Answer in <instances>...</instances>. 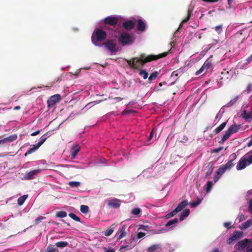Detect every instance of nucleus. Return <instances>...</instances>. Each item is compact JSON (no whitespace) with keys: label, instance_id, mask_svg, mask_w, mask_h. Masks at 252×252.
Wrapping results in <instances>:
<instances>
[{"label":"nucleus","instance_id":"nucleus-1","mask_svg":"<svg viewBox=\"0 0 252 252\" xmlns=\"http://www.w3.org/2000/svg\"><path fill=\"white\" fill-rule=\"evenodd\" d=\"M168 53V52H164L158 55H151L148 56L143 54L141 55L140 58L134 57L131 60L125 59V60L131 68L139 69L143 67L144 64L148 62L166 57Z\"/></svg>","mask_w":252,"mask_h":252},{"label":"nucleus","instance_id":"nucleus-2","mask_svg":"<svg viewBox=\"0 0 252 252\" xmlns=\"http://www.w3.org/2000/svg\"><path fill=\"white\" fill-rule=\"evenodd\" d=\"M107 37V33L102 29H95L93 32L91 39L93 43L95 45H97L99 42H102L105 40Z\"/></svg>","mask_w":252,"mask_h":252},{"label":"nucleus","instance_id":"nucleus-3","mask_svg":"<svg viewBox=\"0 0 252 252\" xmlns=\"http://www.w3.org/2000/svg\"><path fill=\"white\" fill-rule=\"evenodd\" d=\"M235 75V73L233 69H230L227 70L224 69L221 72L220 75V79L221 80V82L223 81H229Z\"/></svg>","mask_w":252,"mask_h":252},{"label":"nucleus","instance_id":"nucleus-4","mask_svg":"<svg viewBox=\"0 0 252 252\" xmlns=\"http://www.w3.org/2000/svg\"><path fill=\"white\" fill-rule=\"evenodd\" d=\"M133 40V37L127 32H122L118 39L119 43L122 46L128 44Z\"/></svg>","mask_w":252,"mask_h":252},{"label":"nucleus","instance_id":"nucleus-5","mask_svg":"<svg viewBox=\"0 0 252 252\" xmlns=\"http://www.w3.org/2000/svg\"><path fill=\"white\" fill-rule=\"evenodd\" d=\"M103 45L112 54H115L118 51V49L116 48V44L114 43L113 40H108L104 42Z\"/></svg>","mask_w":252,"mask_h":252},{"label":"nucleus","instance_id":"nucleus-6","mask_svg":"<svg viewBox=\"0 0 252 252\" xmlns=\"http://www.w3.org/2000/svg\"><path fill=\"white\" fill-rule=\"evenodd\" d=\"M61 99V95L59 94H56L50 97L49 99L47 100V105L48 107H53L56 103L60 102Z\"/></svg>","mask_w":252,"mask_h":252},{"label":"nucleus","instance_id":"nucleus-7","mask_svg":"<svg viewBox=\"0 0 252 252\" xmlns=\"http://www.w3.org/2000/svg\"><path fill=\"white\" fill-rule=\"evenodd\" d=\"M243 232L238 230H235L233 234L227 239V243L228 244H231L233 241L241 238L243 237Z\"/></svg>","mask_w":252,"mask_h":252},{"label":"nucleus","instance_id":"nucleus-8","mask_svg":"<svg viewBox=\"0 0 252 252\" xmlns=\"http://www.w3.org/2000/svg\"><path fill=\"white\" fill-rule=\"evenodd\" d=\"M252 241L248 239L239 241L237 244V249L239 251H243L245 248L251 245Z\"/></svg>","mask_w":252,"mask_h":252},{"label":"nucleus","instance_id":"nucleus-9","mask_svg":"<svg viewBox=\"0 0 252 252\" xmlns=\"http://www.w3.org/2000/svg\"><path fill=\"white\" fill-rule=\"evenodd\" d=\"M119 20L118 18L114 16H108L107 17L104 21V22L105 24L110 25L112 26H114L117 24Z\"/></svg>","mask_w":252,"mask_h":252},{"label":"nucleus","instance_id":"nucleus-10","mask_svg":"<svg viewBox=\"0 0 252 252\" xmlns=\"http://www.w3.org/2000/svg\"><path fill=\"white\" fill-rule=\"evenodd\" d=\"M225 171L226 169L223 166L220 167L216 171L214 177V181L215 183H216L219 180L220 177L225 172Z\"/></svg>","mask_w":252,"mask_h":252},{"label":"nucleus","instance_id":"nucleus-11","mask_svg":"<svg viewBox=\"0 0 252 252\" xmlns=\"http://www.w3.org/2000/svg\"><path fill=\"white\" fill-rule=\"evenodd\" d=\"M247 164H248V163L247 160V158L242 157L238 161L236 166V169L238 170L244 169L246 167Z\"/></svg>","mask_w":252,"mask_h":252},{"label":"nucleus","instance_id":"nucleus-12","mask_svg":"<svg viewBox=\"0 0 252 252\" xmlns=\"http://www.w3.org/2000/svg\"><path fill=\"white\" fill-rule=\"evenodd\" d=\"M40 169L33 170L27 172L24 175V178L26 180L33 179L34 176L40 172Z\"/></svg>","mask_w":252,"mask_h":252},{"label":"nucleus","instance_id":"nucleus-13","mask_svg":"<svg viewBox=\"0 0 252 252\" xmlns=\"http://www.w3.org/2000/svg\"><path fill=\"white\" fill-rule=\"evenodd\" d=\"M108 205L114 209L118 208L121 205V201L117 198H114L108 201Z\"/></svg>","mask_w":252,"mask_h":252},{"label":"nucleus","instance_id":"nucleus-14","mask_svg":"<svg viewBox=\"0 0 252 252\" xmlns=\"http://www.w3.org/2000/svg\"><path fill=\"white\" fill-rule=\"evenodd\" d=\"M80 147L78 144H75L71 147L70 151V155L72 159L75 158L78 153L79 152Z\"/></svg>","mask_w":252,"mask_h":252},{"label":"nucleus","instance_id":"nucleus-15","mask_svg":"<svg viewBox=\"0 0 252 252\" xmlns=\"http://www.w3.org/2000/svg\"><path fill=\"white\" fill-rule=\"evenodd\" d=\"M135 25V22L131 20H128L123 23L124 28L127 31H129L134 28Z\"/></svg>","mask_w":252,"mask_h":252},{"label":"nucleus","instance_id":"nucleus-16","mask_svg":"<svg viewBox=\"0 0 252 252\" xmlns=\"http://www.w3.org/2000/svg\"><path fill=\"white\" fill-rule=\"evenodd\" d=\"M126 227L125 225H123L122 227L119 229L117 233V240H120L124 237L126 236Z\"/></svg>","mask_w":252,"mask_h":252},{"label":"nucleus","instance_id":"nucleus-17","mask_svg":"<svg viewBox=\"0 0 252 252\" xmlns=\"http://www.w3.org/2000/svg\"><path fill=\"white\" fill-rule=\"evenodd\" d=\"M241 126L240 125H232L227 130L231 134L238 132L241 128Z\"/></svg>","mask_w":252,"mask_h":252},{"label":"nucleus","instance_id":"nucleus-18","mask_svg":"<svg viewBox=\"0 0 252 252\" xmlns=\"http://www.w3.org/2000/svg\"><path fill=\"white\" fill-rule=\"evenodd\" d=\"M189 204V202L187 200H185L182 202H181L178 206L175 209V211L178 213L182 210L184 208H185Z\"/></svg>","mask_w":252,"mask_h":252},{"label":"nucleus","instance_id":"nucleus-19","mask_svg":"<svg viewBox=\"0 0 252 252\" xmlns=\"http://www.w3.org/2000/svg\"><path fill=\"white\" fill-rule=\"evenodd\" d=\"M145 28L146 24L141 19H138L137 21V30L139 31L143 32L145 30Z\"/></svg>","mask_w":252,"mask_h":252},{"label":"nucleus","instance_id":"nucleus-20","mask_svg":"<svg viewBox=\"0 0 252 252\" xmlns=\"http://www.w3.org/2000/svg\"><path fill=\"white\" fill-rule=\"evenodd\" d=\"M241 117L246 120H252V112L244 110L241 114Z\"/></svg>","mask_w":252,"mask_h":252},{"label":"nucleus","instance_id":"nucleus-21","mask_svg":"<svg viewBox=\"0 0 252 252\" xmlns=\"http://www.w3.org/2000/svg\"><path fill=\"white\" fill-rule=\"evenodd\" d=\"M252 225V219H250L248 220H247L246 222L242 223L240 226V228L241 230H246V229L248 228L250 226Z\"/></svg>","mask_w":252,"mask_h":252},{"label":"nucleus","instance_id":"nucleus-22","mask_svg":"<svg viewBox=\"0 0 252 252\" xmlns=\"http://www.w3.org/2000/svg\"><path fill=\"white\" fill-rule=\"evenodd\" d=\"M193 10V6H192V5H190L189 7V8H188V16L187 17V18L183 20L182 22V23H186L187 22H188L190 18V16H191V14H192V11Z\"/></svg>","mask_w":252,"mask_h":252},{"label":"nucleus","instance_id":"nucleus-23","mask_svg":"<svg viewBox=\"0 0 252 252\" xmlns=\"http://www.w3.org/2000/svg\"><path fill=\"white\" fill-rule=\"evenodd\" d=\"M17 138V135L15 134H12L8 137H7L3 139L4 143L6 142H11L15 141Z\"/></svg>","mask_w":252,"mask_h":252},{"label":"nucleus","instance_id":"nucleus-24","mask_svg":"<svg viewBox=\"0 0 252 252\" xmlns=\"http://www.w3.org/2000/svg\"><path fill=\"white\" fill-rule=\"evenodd\" d=\"M190 213V211L189 209H185L183 211V212L181 214L180 217V221L183 220L185 218L187 217Z\"/></svg>","mask_w":252,"mask_h":252},{"label":"nucleus","instance_id":"nucleus-25","mask_svg":"<svg viewBox=\"0 0 252 252\" xmlns=\"http://www.w3.org/2000/svg\"><path fill=\"white\" fill-rule=\"evenodd\" d=\"M230 132L227 130L223 136H222L221 140L219 141L220 143L223 144L226 140H227L231 136Z\"/></svg>","mask_w":252,"mask_h":252},{"label":"nucleus","instance_id":"nucleus-26","mask_svg":"<svg viewBox=\"0 0 252 252\" xmlns=\"http://www.w3.org/2000/svg\"><path fill=\"white\" fill-rule=\"evenodd\" d=\"M226 124H227V121L222 123L220 126H219L218 127H217L214 130V132L215 133V134H218L220 132L221 130H222L225 127Z\"/></svg>","mask_w":252,"mask_h":252},{"label":"nucleus","instance_id":"nucleus-27","mask_svg":"<svg viewBox=\"0 0 252 252\" xmlns=\"http://www.w3.org/2000/svg\"><path fill=\"white\" fill-rule=\"evenodd\" d=\"M47 133L43 135L40 138V141L36 144L37 147H40L47 140Z\"/></svg>","mask_w":252,"mask_h":252},{"label":"nucleus","instance_id":"nucleus-28","mask_svg":"<svg viewBox=\"0 0 252 252\" xmlns=\"http://www.w3.org/2000/svg\"><path fill=\"white\" fill-rule=\"evenodd\" d=\"M39 147H37V146L36 145H33V147L30 148L28 151L25 154L24 156L25 157H27L28 155H30L34 152H35Z\"/></svg>","mask_w":252,"mask_h":252},{"label":"nucleus","instance_id":"nucleus-29","mask_svg":"<svg viewBox=\"0 0 252 252\" xmlns=\"http://www.w3.org/2000/svg\"><path fill=\"white\" fill-rule=\"evenodd\" d=\"M56 247L60 248H63L68 246V243L66 241L58 242L55 244Z\"/></svg>","mask_w":252,"mask_h":252},{"label":"nucleus","instance_id":"nucleus-30","mask_svg":"<svg viewBox=\"0 0 252 252\" xmlns=\"http://www.w3.org/2000/svg\"><path fill=\"white\" fill-rule=\"evenodd\" d=\"M28 197V195H24L21 197H20L17 200L18 204L20 206H21L23 204L26 199Z\"/></svg>","mask_w":252,"mask_h":252},{"label":"nucleus","instance_id":"nucleus-31","mask_svg":"<svg viewBox=\"0 0 252 252\" xmlns=\"http://www.w3.org/2000/svg\"><path fill=\"white\" fill-rule=\"evenodd\" d=\"M206 168L207 169V171L206 172V176L208 177L210 176L212 173L213 169L214 168V166L213 165L209 164L206 167Z\"/></svg>","mask_w":252,"mask_h":252},{"label":"nucleus","instance_id":"nucleus-32","mask_svg":"<svg viewBox=\"0 0 252 252\" xmlns=\"http://www.w3.org/2000/svg\"><path fill=\"white\" fill-rule=\"evenodd\" d=\"M158 71H154L149 77L148 79L151 82L153 80H155L157 78L158 76Z\"/></svg>","mask_w":252,"mask_h":252},{"label":"nucleus","instance_id":"nucleus-33","mask_svg":"<svg viewBox=\"0 0 252 252\" xmlns=\"http://www.w3.org/2000/svg\"><path fill=\"white\" fill-rule=\"evenodd\" d=\"M159 248V245L158 244L153 245L150 246L147 250V252H154L157 249Z\"/></svg>","mask_w":252,"mask_h":252},{"label":"nucleus","instance_id":"nucleus-34","mask_svg":"<svg viewBox=\"0 0 252 252\" xmlns=\"http://www.w3.org/2000/svg\"><path fill=\"white\" fill-rule=\"evenodd\" d=\"M56 216L58 218H64L67 216V213L66 212L63 211H61L57 212L56 214Z\"/></svg>","mask_w":252,"mask_h":252},{"label":"nucleus","instance_id":"nucleus-35","mask_svg":"<svg viewBox=\"0 0 252 252\" xmlns=\"http://www.w3.org/2000/svg\"><path fill=\"white\" fill-rule=\"evenodd\" d=\"M178 219H177V218H175L173 220L169 221L165 224V226L166 227H169V226H171L172 225L176 224H177L178 223Z\"/></svg>","mask_w":252,"mask_h":252},{"label":"nucleus","instance_id":"nucleus-36","mask_svg":"<svg viewBox=\"0 0 252 252\" xmlns=\"http://www.w3.org/2000/svg\"><path fill=\"white\" fill-rule=\"evenodd\" d=\"M80 211L84 214H87L89 211V207L87 205H82L80 206Z\"/></svg>","mask_w":252,"mask_h":252},{"label":"nucleus","instance_id":"nucleus-37","mask_svg":"<svg viewBox=\"0 0 252 252\" xmlns=\"http://www.w3.org/2000/svg\"><path fill=\"white\" fill-rule=\"evenodd\" d=\"M212 64L213 63H212L211 61L208 59L205 61L203 66V67H204L205 69H208L212 65Z\"/></svg>","mask_w":252,"mask_h":252},{"label":"nucleus","instance_id":"nucleus-38","mask_svg":"<svg viewBox=\"0 0 252 252\" xmlns=\"http://www.w3.org/2000/svg\"><path fill=\"white\" fill-rule=\"evenodd\" d=\"M139 74L142 76L144 79H146L148 77V73L144 69L141 70L139 72Z\"/></svg>","mask_w":252,"mask_h":252},{"label":"nucleus","instance_id":"nucleus-39","mask_svg":"<svg viewBox=\"0 0 252 252\" xmlns=\"http://www.w3.org/2000/svg\"><path fill=\"white\" fill-rule=\"evenodd\" d=\"M224 168L226 169H231L234 166V164L233 163V160H230L228 161L224 166Z\"/></svg>","mask_w":252,"mask_h":252},{"label":"nucleus","instance_id":"nucleus-40","mask_svg":"<svg viewBox=\"0 0 252 252\" xmlns=\"http://www.w3.org/2000/svg\"><path fill=\"white\" fill-rule=\"evenodd\" d=\"M69 185L73 188H77L80 185V183L77 181H71L69 182Z\"/></svg>","mask_w":252,"mask_h":252},{"label":"nucleus","instance_id":"nucleus-41","mask_svg":"<svg viewBox=\"0 0 252 252\" xmlns=\"http://www.w3.org/2000/svg\"><path fill=\"white\" fill-rule=\"evenodd\" d=\"M145 235H146V233H145L142 232H138L137 234V237H133V240L135 241V240H136L137 239H141V238H143V237H144Z\"/></svg>","mask_w":252,"mask_h":252},{"label":"nucleus","instance_id":"nucleus-42","mask_svg":"<svg viewBox=\"0 0 252 252\" xmlns=\"http://www.w3.org/2000/svg\"><path fill=\"white\" fill-rule=\"evenodd\" d=\"M56 249L54 248L53 245H49L48 246L45 252H55Z\"/></svg>","mask_w":252,"mask_h":252},{"label":"nucleus","instance_id":"nucleus-43","mask_svg":"<svg viewBox=\"0 0 252 252\" xmlns=\"http://www.w3.org/2000/svg\"><path fill=\"white\" fill-rule=\"evenodd\" d=\"M68 216L73 220L76 221H80V219L74 213H69Z\"/></svg>","mask_w":252,"mask_h":252},{"label":"nucleus","instance_id":"nucleus-44","mask_svg":"<svg viewBox=\"0 0 252 252\" xmlns=\"http://www.w3.org/2000/svg\"><path fill=\"white\" fill-rule=\"evenodd\" d=\"M213 183L211 181H208L206 185V192H209L212 188V186H213Z\"/></svg>","mask_w":252,"mask_h":252},{"label":"nucleus","instance_id":"nucleus-45","mask_svg":"<svg viewBox=\"0 0 252 252\" xmlns=\"http://www.w3.org/2000/svg\"><path fill=\"white\" fill-rule=\"evenodd\" d=\"M45 219V217L39 216L34 220V224L37 225L41 222V221Z\"/></svg>","mask_w":252,"mask_h":252},{"label":"nucleus","instance_id":"nucleus-46","mask_svg":"<svg viewBox=\"0 0 252 252\" xmlns=\"http://www.w3.org/2000/svg\"><path fill=\"white\" fill-rule=\"evenodd\" d=\"M201 202V200L198 198V200L196 201H192L190 202L189 204L192 208H194L199 205Z\"/></svg>","mask_w":252,"mask_h":252},{"label":"nucleus","instance_id":"nucleus-47","mask_svg":"<svg viewBox=\"0 0 252 252\" xmlns=\"http://www.w3.org/2000/svg\"><path fill=\"white\" fill-rule=\"evenodd\" d=\"M237 100H238V97L237 96H236L235 98L232 99L229 102L227 103V104H226V106L227 107H230V106L233 105V104H234L236 102Z\"/></svg>","mask_w":252,"mask_h":252},{"label":"nucleus","instance_id":"nucleus-48","mask_svg":"<svg viewBox=\"0 0 252 252\" xmlns=\"http://www.w3.org/2000/svg\"><path fill=\"white\" fill-rule=\"evenodd\" d=\"M141 212V210L138 208H135L131 211V214L134 215H138Z\"/></svg>","mask_w":252,"mask_h":252},{"label":"nucleus","instance_id":"nucleus-49","mask_svg":"<svg viewBox=\"0 0 252 252\" xmlns=\"http://www.w3.org/2000/svg\"><path fill=\"white\" fill-rule=\"evenodd\" d=\"M178 213L176 212V211H175V210L174 209V210H173L172 211H171V212L169 213L168 214H167L166 216H165V218L166 219H169L170 218H171L172 217H173L175 215H176Z\"/></svg>","mask_w":252,"mask_h":252},{"label":"nucleus","instance_id":"nucleus-50","mask_svg":"<svg viewBox=\"0 0 252 252\" xmlns=\"http://www.w3.org/2000/svg\"><path fill=\"white\" fill-rule=\"evenodd\" d=\"M214 29L217 32H218V33H220L222 31V25H220L217 26L215 27Z\"/></svg>","mask_w":252,"mask_h":252},{"label":"nucleus","instance_id":"nucleus-51","mask_svg":"<svg viewBox=\"0 0 252 252\" xmlns=\"http://www.w3.org/2000/svg\"><path fill=\"white\" fill-rule=\"evenodd\" d=\"M113 232V229L109 228V229H107L105 231L104 235L106 236H109L111 235Z\"/></svg>","mask_w":252,"mask_h":252},{"label":"nucleus","instance_id":"nucleus-52","mask_svg":"<svg viewBox=\"0 0 252 252\" xmlns=\"http://www.w3.org/2000/svg\"><path fill=\"white\" fill-rule=\"evenodd\" d=\"M205 68L204 67H203V66H202L198 70H197L196 73H195V74L198 75L199 74H200V73H201L203 70L205 69Z\"/></svg>","mask_w":252,"mask_h":252},{"label":"nucleus","instance_id":"nucleus-53","mask_svg":"<svg viewBox=\"0 0 252 252\" xmlns=\"http://www.w3.org/2000/svg\"><path fill=\"white\" fill-rule=\"evenodd\" d=\"M239 221H243L246 219V217L243 214H241V215H240L239 216Z\"/></svg>","mask_w":252,"mask_h":252},{"label":"nucleus","instance_id":"nucleus-54","mask_svg":"<svg viewBox=\"0 0 252 252\" xmlns=\"http://www.w3.org/2000/svg\"><path fill=\"white\" fill-rule=\"evenodd\" d=\"M104 252H115V250L113 248H109L108 249H105Z\"/></svg>","mask_w":252,"mask_h":252},{"label":"nucleus","instance_id":"nucleus-55","mask_svg":"<svg viewBox=\"0 0 252 252\" xmlns=\"http://www.w3.org/2000/svg\"><path fill=\"white\" fill-rule=\"evenodd\" d=\"M247 160L248 163V165L252 163V155H251L248 158H247Z\"/></svg>","mask_w":252,"mask_h":252},{"label":"nucleus","instance_id":"nucleus-56","mask_svg":"<svg viewBox=\"0 0 252 252\" xmlns=\"http://www.w3.org/2000/svg\"><path fill=\"white\" fill-rule=\"evenodd\" d=\"M249 211L252 212V199L249 201Z\"/></svg>","mask_w":252,"mask_h":252},{"label":"nucleus","instance_id":"nucleus-57","mask_svg":"<svg viewBox=\"0 0 252 252\" xmlns=\"http://www.w3.org/2000/svg\"><path fill=\"white\" fill-rule=\"evenodd\" d=\"M40 132V130H38L35 132L32 133L31 135L32 136H36V135H38V134H39Z\"/></svg>","mask_w":252,"mask_h":252},{"label":"nucleus","instance_id":"nucleus-58","mask_svg":"<svg viewBox=\"0 0 252 252\" xmlns=\"http://www.w3.org/2000/svg\"><path fill=\"white\" fill-rule=\"evenodd\" d=\"M230 224H231V223L230 222H225L224 223L223 226L225 227H228V228H231V227H229V226H230Z\"/></svg>","mask_w":252,"mask_h":252},{"label":"nucleus","instance_id":"nucleus-59","mask_svg":"<svg viewBox=\"0 0 252 252\" xmlns=\"http://www.w3.org/2000/svg\"><path fill=\"white\" fill-rule=\"evenodd\" d=\"M244 252H252V247L250 248V246H248L246 248V250H245Z\"/></svg>","mask_w":252,"mask_h":252},{"label":"nucleus","instance_id":"nucleus-60","mask_svg":"<svg viewBox=\"0 0 252 252\" xmlns=\"http://www.w3.org/2000/svg\"><path fill=\"white\" fill-rule=\"evenodd\" d=\"M204 1L207 2H217L219 0H202Z\"/></svg>","mask_w":252,"mask_h":252},{"label":"nucleus","instance_id":"nucleus-61","mask_svg":"<svg viewBox=\"0 0 252 252\" xmlns=\"http://www.w3.org/2000/svg\"><path fill=\"white\" fill-rule=\"evenodd\" d=\"M153 131H152L150 134V135L149 136V138H148V140H150L152 138H153Z\"/></svg>","mask_w":252,"mask_h":252},{"label":"nucleus","instance_id":"nucleus-62","mask_svg":"<svg viewBox=\"0 0 252 252\" xmlns=\"http://www.w3.org/2000/svg\"><path fill=\"white\" fill-rule=\"evenodd\" d=\"M211 252H220V251L218 248H215L212 250Z\"/></svg>","mask_w":252,"mask_h":252},{"label":"nucleus","instance_id":"nucleus-63","mask_svg":"<svg viewBox=\"0 0 252 252\" xmlns=\"http://www.w3.org/2000/svg\"><path fill=\"white\" fill-rule=\"evenodd\" d=\"M247 146L248 147H251L252 146V138L249 141V142L247 144Z\"/></svg>","mask_w":252,"mask_h":252},{"label":"nucleus","instance_id":"nucleus-64","mask_svg":"<svg viewBox=\"0 0 252 252\" xmlns=\"http://www.w3.org/2000/svg\"><path fill=\"white\" fill-rule=\"evenodd\" d=\"M252 60V55L250 56L247 60V62L250 63Z\"/></svg>","mask_w":252,"mask_h":252}]
</instances>
